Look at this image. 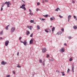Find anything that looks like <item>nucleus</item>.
Returning a JSON list of instances; mask_svg holds the SVG:
<instances>
[{"label": "nucleus", "mask_w": 77, "mask_h": 77, "mask_svg": "<svg viewBox=\"0 0 77 77\" xmlns=\"http://www.w3.org/2000/svg\"><path fill=\"white\" fill-rule=\"evenodd\" d=\"M5 4H7V8H9L10 6V5H11V2H6L4 4H3L2 5H4Z\"/></svg>", "instance_id": "f257e3e1"}, {"label": "nucleus", "mask_w": 77, "mask_h": 77, "mask_svg": "<svg viewBox=\"0 0 77 77\" xmlns=\"http://www.w3.org/2000/svg\"><path fill=\"white\" fill-rule=\"evenodd\" d=\"M25 6H26L25 4H23L22 5V6L20 7V8H22V9H24V11H26V7H24Z\"/></svg>", "instance_id": "f03ea898"}, {"label": "nucleus", "mask_w": 77, "mask_h": 77, "mask_svg": "<svg viewBox=\"0 0 77 77\" xmlns=\"http://www.w3.org/2000/svg\"><path fill=\"white\" fill-rule=\"evenodd\" d=\"M15 30V27H12L11 29V32L13 33Z\"/></svg>", "instance_id": "7ed1b4c3"}, {"label": "nucleus", "mask_w": 77, "mask_h": 77, "mask_svg": "<svg viewBox=\"0 0 77 77\" xmlns=\"http://www.w3.org/2000/svg\"><path fill=\"white\" fill-rule=\"evenodd\" d=\"M5 46H8L9 44V41H6L5 42Z\"/></svg>", "instance_id": "20e7f679"}, {"label": "nucleus", "mask_w": 77, "mask_h": 77, "mask_svg": "<svg viewBox=\"0 0 77 77\" xmlns=\"http://www.w3.org/2000/svg\"><path fill=\"white\" fill-rule=\"evenodd\" d=\"M7 63L6 62H5L4 61H2L1 63V64L2 65H6Z\"/></svg>", "instance_id": "39448f33"}, {"label": "nucleus", "mask_w": 77, "mask_h": 77, "mask_svg": "<svg viewBox=\"0 0 77 77\" xmlns=\"http://www.w3.org/2000/svg\"><path fill=\"white\" fill-rule=\"evenodd\" d=\"M33 39H31L29 42V44H33Z\"/></svg>", "instance_id": "423d86ee"}, {"label": "nucleus", "mask_w": 77, "mask_h": 77, "mask_svg": "<svg viewBox=\"0 0 77 77\" xmlns=\"http://www.w3.org/2000/svg\"><path fill=\"white\" fill-rule=\"evenodd\" d=\"M47 51V49H46V48H43L42 49V51L43 53H45V51Z\"/></svg>", "instance_id": "0eeeda50"}, {"label": "nucleus", "mask_w": 77, "mask_h": 77, "mask_svg": "<svg viewBox=\"0 0 77 77\" xmlns=\"http://www.w3.org/2000/svg\"><path fill=\"white\" fill-rule=\"evenodd\" d=\"M27 27L28 28V29H29L30 30H32V26H27Z\"/></svg>", "instance_id": "6e6552de"}, {"label": "nucleus", "mask_w": 77, "mask_h": 77, "mask_svg": "<svg viewBox=\"0 0 77 77\" xmlns=\"http://www.w3.org/2000/svg\"><path fill=\"white\" fill-rule=\"evenodd\" d=\"M61 51H62V52H64L65 51V48H62L61 49Z\"/></svg>", "instance_id": "1a4fd4ad"}, {"label": "nucleus", "mask_w": 77, "mask_h": 77, "mask_svg": "<svg viewBox=\"0 0 77 77\" xmlns=\"http://www.w3.org/2000/svg\"><path fill=\"white\" fill-rule=\"evenodd\" d=\"M71 16L70 15H69L68 16V22L69 21V20H70V19L71 18Z\"/></svg>", "instance_id": "9d476101"}, {"label": "nucleus", "mask_w": 77, "mask_h": 77, "mask_svg": "<svg viewBox=\"0 0 77 77\" xmlns=\"http://www.w3.org/2000/svg\"><path fill=\"white\" fill-rule=\"evenodd\" d=\"M23 44H24V45H27V42H26V41L25 40L23 42Z\"/></svg>", "instance_id": "9b49d317"}, {"label": "nucleus", "mask_w": 77, "mask_h": 77, "mask_svg": "<svg viewBox=\"0 0 77 77\" xmlns=\"http://www.w3.org/2000/svg\"><path fill=\"white\" fill-rule=\"evenodd\" d=\"M45 60H43V61H42V64H43V65L44 66H45Z\"/></svg>", "instance_id": "f8f14e48"}, {"label": "nucleus", "mask_w": 77, "mask_h": 77, "mask_svg": "<svg viewBox=\"0 0 77 77\" xmlns=\"http://www.w3.org/2000/svg\"><path fill=\"white\" fill-rule=\"evenodd\" d=\"M54 17H52L50 18V20H51V21H53V20H54Z\"/></svg>", "instance_id": "ddd939ff"}, {"label": "nucleus", "mask_w": 77, "mask_h": 77, "mask_svg": "<svg viewBox=\"0 0 77 77\" xmlns=\"http://www.w3.org/2000/svg\"><path fill=\"white\" fill-rule=\"evenodd\" d=\"M62 33V32H58L57 34V35H61Z\"/></svg>", "instance_id": "4468645a"}, {"label": "nucleus", "mask_w": 77, "mask_h": 77, "mask_svg": "<svg viewBox=\"0 0 77 77\" xmlns=\"http://www.w3.org/2000/svg\"><path fill=\"white\" fill-rule=\"evenodd\" d=\"M73 27L74 29H77V26H73Z\"/></svg>", "instance_id": "2eb2a0df"}, {"label": "nucleus", "mask_w": 77, "mask_h": 77, "mask_svg": "<svg viewBox=\"0 0 77 77\" xmlns=\"http://www.w3.org/2000/svg\"><path fill=\"white\" fill-rule=\"evenodd\" d=\"M74 65H73L72 66V70L73 72H74Z\"/></svg>", "instance_id": "dca6fc26"}, {"label": "nucleus", "mask_w": 77, "mask_h": 77, "mask_svg": "<svg viewBox=\"0 0 77 77\" xmlns=\"http://www.w3.org/2000/svg\"><path fill=\"white\" fill-rule=\"evenodd\" d=\"M30 33L29 31H26V35H28L30 34Z\"/></svg>", "instance_id": "f3484780"}, {"label": "nucleus", "mask_w": 77, "mask_h": 77, "mask_svg": "<svg viewBox=\"0 0 77 77\" xmlns=\"http://www.w3.org/2000/svg\"><path fill=\"white\" fill-rule=\"evenodd\" d=\"M9 26V25H7L5 27V29L6 30H8V27Z\"/></svg>", "instance_id": "a211bd4d"}, {"label": "nucleus", "mask_w": 77, "mask_h": 77, "mask_svg": "<svg viewBox=\"0 0 77 77\" xmlns=\"http://www.w3.org/2000/svg\"><path fill=\"white\" fill-rule=\"evenodd\" d=\"M59 10H60V9L59 8H57V9L55 10V11H59Z\"/></svg>", "instance_id": "6ab92c4d"}, {"label": "nucleus", "mask_w": 77, "mask_h": 77, "mask_svg": "<svg viewBox=\"0 0 77 77\" xmlns=\"http://www.w3.org/2000/svg\"><path fill=\"white\" fill-rule=\"evenodd\" d=\"M37 27L38 30H39V29H40V26H39V25L37 26Z\"/></svg>", "instance_id": "aec40b11"}, {"label": "nucleus", "mask_w": 77, "mask_h": 77, "mask_svg": "<svg viewBox=\"0 0 77 77\" xmlns=\"http://www.w3.org/2000/svg\"><path fill=\"white\" fill-rule=\"evenodd\" d=\"M54 30H55V28L54 27H53L52 29V32H53Z\"/></svg>", "instance_id": "412c9836"}, {"label": "nucleus", "mask_w": 77, "mask_h": 77, "mask_svg": "<svg viewBox=\"0 0 77 77\" xmlns=\"http://www.w3.org/2000/svg\"><path fill=\"white\" fill-rule=\"evenodd\" d=\"M62 74V75H63V76H64V75H65V74H64V72H61Z\"/></svg>", "instance_id": "4be33fe9"}, {"label": "nucleus", "mask_w": 77, "mask_h": 77, "mask_svg": "<svg viewBox=\"0 0 77 77\" xmlns=\"http://www.w3.org/2000/svg\"><path fill=\"white\" fill-rule=\"evenodd\" d=\"M17 67L18 68H21V66H20V64H18L17 66Z\"/></svg>", "instance_id": "5701e85b"}, {"label": "nucleus", "mask_w": 77, "mask_h": 77, "mask_svg": "<svg viewBox=\"0 0 77 77\" xmlns=\"http://www.w3.org/2000/svg\"><path fill=\"white\" fill-rule=\"evenodd\" d=\"M29 14L30 15H31V16H32L33 15V13H32L31 12L30 13H29Z\"/></svg>", "instance_id": "b1692460"}, {"label": "nucleus", "mask_w": 77, "mask_h": 77, "mask_svg": "<svg viewBox=\"0 0 77 77\" xmlns=\"http://www.w3.org/2000/svg\"><path fill=\"white\" fill-rule=\"evenodd\" d=\"M73 17L75 18V20H77V17H75V16H74Z\"/></svg>", "instance_id": "393cba45"}, {"label": "nucleus", "mask_w": 77, "mask_h": 77, "mask_svg": "<svg viewBox=\"0 0 77 77\" xmlns=\"http://www.w3.org/2000/svg\"><path fill=\"white\" fill-rule=\"evenodd\" d=\"M43 17H46V18H47L48 17V15L46 14L45 15H43Z\"/></svg>", "instance_id": "a878e982"}, {"label": "nucleus", "mask_w": 77, "mask_h": 77, "mask_svg": "<svg viewBox=\"0 0 77 77\" xmlns=\"http://www.w3.org/2000/svg\"><path fill=\"white\" fill-rule=\"evenodd\" d=\"M30 21L31 23H33L34 22V21L32 20H31Z\"/></svg>", "instance_id": "bb28decb"}, {"label": "nucleus", "mask_w": 77, "mask_h": 77, "mask_svg": "<svg viewBox=\"0 0 77 77\" xmlns=\"http://www.w3.org/2000/svg\"><path fill=\"white\" fill-rule=\"evenodd\" d=\"M39 62L40 63H42V60L40 59L39 60Z\"/></svg>", "instance_id": "cd10ccee"}, {"label": "nucleus", "mask_w": 77, "mask_h": 77, "mask_svg": "<svg viewBox=\"0 0 77 77\" xmlns=\"http://www.w3.org/2000/svg\"><path fill=\"white\" fill-rule=\"evenodd\" d=\"M70 71V69H68L67 70V73H69Z\"/></svg>", "instance_id": "c85d7f7f"}, {"label": "nucleus", "mask_w": 77, "mask_h": 77, "mask_svg": "<svg viewBox=\"0 0 77 77\" xmlns=\"http://www.w3.org/2000/svg\"><path fill=\"white\" fill-rule=\"evenodd\" d=\"M62 32H64V29L62 28L61 29Z\"/></svg>", "instance_id": "c756f323"}, {"label": "nucleus", "mask_w": 77, "mask_h": 77, "mask_svg": "<svg viewBox=\"0 0 77 77\" xmlns=\"http://www.w3.org/2000/svg\"><path fill=\"white\" fill-rule=\"evenodd\" d=\"M45 31L46 32H47V33H48V31H47V29H45Z\"/></svg>", "instance_id": "7c9ffc66"}, {"label": "nucleus", "mask_w": 77, "mask_h": 77, "mask_svg": "<svg viewBox=\"0 0 77 77\" xmlns=\"http://www.w3.org/2000/svg\"><path fill=\"white\" fill-rule=\"evenodd\" d=\"M40 5V3L39 2H37V6H39Z\"/></svg>", "instance_id": "2f4dec72"}, {"label": "nucleus", "mask_w": 77, "mask_h": 77, "mask_svg": "<svg viewBox=\"0 0 77 77\" xmlns=\"http://www.w3.org/2000/svg\"><path fill=\"white\" fill-rule=\"evenodd\" d=\"M33 33H32L30 35V37H33Z\"/></svg>", "instance_id": "473e14b6"}, {"label": "nucleus", "mask_w": 77, "mask_h": 77, "mask_svg": "<svg viewBox=\"0 0 77 77\" xmlns=\"http://www.w3.org/2000/svg\"><path fill=\"white\" fill-rule=\"evenodd\" d=\"M3 33V31H2L0 32V34L1 35H2V33Z\"/></svg>", "instance_id": "72a5a7b5"}, {"label": "nucleus", "mask_w": 77, "mask_h": 77, "mask_svg": "<svg viewBox=\"0 0 77 77\" xmlns=\"http://www.w3.org/2000/svg\"><path fill=\"white\" fill-rule=\"evenodd\" d=\"M50 57V56L49 55H48V54H47V55L46 57Z\"/></svg>", "instance_id": "f704fd0d"}, {"label": "nucleus", "mask_w": 77, "mask_h": 77, "mask_svg": "<svg viewBox=\"0 0 77 77\" xmlns=\"http://www.w3.org/2000/svg\"><path fill=\"white\" fill-rule=\"evenodd\" d=\"M59 17L61 18H63V16H60V15H59Z\"/></svg>", "instance_id": "c9c22d12"}, {"label": "nucleus", "mask_w": 77, "mask_h": 77, "mask_svg": "<svg viewBox=\"0 0 77 77\" xmlns=\"http://www.w3.org/2000/svg\"><path fill=\"white\" fill-rule=\"evenodd\" d=\"M3 6H2V7L1 8V11H3Z\"/></svg>", "instance_id": "e433bc0d"}, {"label": "nucleus", "mask_w": 77, "mask_h": 77, "mask_svg": "<svg viewBox=\"0 0 77 77\" xmlns=\"http://www.w3.org/2000/svg\"><path fill=\"white\" fill-rule=\"evenodd\" d=\"M36 11H39V8H37V9H36Z\"/></svg>", "instance_id": "4c0bfd02"}, {"label": "nucleus", "mask_w": 77, "mask_h": 77, "mask_svg": "<svg viewBox=\"0 0 77 77\" xmlns=\"http://www.w3.org/2000/svg\"><path fill=\"white\" fill-rule=\"evenodd\" d=\"M69 61H72V58H70L69 59Z\"/></svg>", "instance_id": "58836bf2"}, {"label": "nucleus", "mask_w": 77, "mask_h": 77, "mask_svg": "<svg viewBox=\"0 0 77 77\" xmlns=\"http://www.w3.org/2000/svg\"><path fill=\"white\" fill-rule=\"evenodd\" d=\"M41 20L44 21V20H45V19L42 18Z\"/></svg>", "instance_id": "ea45409f"}, {"label": "nucleus", "mask_w": 77, "mask_h": 77, "mask_svg": "<svg viewBox=\"0 0 77 77\" xmlns=\"http://www.w3.org/2000/svg\"><path fill=\"white\" fill-rule=\"evenodd\" d=\"M56 72H57V73H59V71H58V70H57V71H56Z\"/></svg>", "instance_id": "a19ab883"}, {"label": "nucleus", "mask_w": 77, "mask_h": 77, "mask_svg": "<svg viewBox=\"0 0 77 77\" xmlns=\"http://www.w3.org/2000/svg\"><path fill=\"white\" fill-rule=\"evenodd\" d=\"M6 77H10V75H7Z\"/></svg>", "instance_id": "79ce46f5"}, {"label": "nucleus", "mask_w": 77, "mask_h": 77, "mask_svg": "<svg viewBox=\"0 0 77 77\" xmlns=\"http://www.w3.org/2000/svg\"><path fill=\"white\" fill-rule=\"evenodd\" d=\"M68 38H69V39H71V37L69 36V37H68Z\"/></svg>", "instance_id": "37998d69"}, {"label": "nucleus", "mask_w": 77, "mask_h": 77, "mask_svg": "<svg viewBox=\"0 0 77 77\" xmlns=\"http://www.w3.org/2000/svg\"><path fill=\"white\" fill-rule=\"evenodd\" d=\"M29 11L30 12H32V10H30V9H29Z\"/></svg>", "instance_id": "c03bdc74"}, {"label": "nucleus", "mask_w": 77, "mask_h": 77, "mask_svg": "<svg viewBox=\"0 0 77 77\" xmlns=\"http://www.w3.org/2000/svg\"><path fill=\"white\" fill-rule=\"evenodd\" d=\"M45 2H48V0H45Z\"/></svg>", "instance_id": "a18cd8bd"}, {"label": "nucleus", "mask_w": 77, "mask_h": 77, "mask_svg": "<svg viewBox=\"0 0 77 77\" xmlns=\"http://www.w3.org/2000/svg\"><path fill=\"white\" fill-rule=\"evenodd\" d=\"M21 38H22L21 37H20L19 38V40H21Z\"/></svg>", "instance_id": "49530a36"}, {"label": "nucleus", "mask_w": 77, "mask_h": 77, "mask_svg": "<svg viewBox=\"0 0 77 77\" xmlns=\"http://www.w3.org/2000/svg\"><path fill=\"white\" fill-rule=\"evenodd\" d=\"M51 60V61H53L54 60L53 59H52Z\"/></svg>", "instance_id": "de8ad7c7"}, {"label": "nucleus", "mask_w": 77, "mask_h": 77, "mask_svg": "<svg viewBox=\"0 0 77 77\" xmlns=\"http://www.w3.org/2000/svg\"><path fill=\"white\" fill-rule=\"evenodd\" d=\"M13 73L14 74H15V71H13Z\"/></svg>", "instance_id": "09e8293b"}, {"label": "nucleus", "mask_w": 77, "mask_h": 77, "mask_svg": "<svg viewBox=\"0 0 77 77\" xmlns=\"http://www.w3.org/2000/svg\"><path fill=\"white\" fill-rule=\"evenodd\" d=\"M64 45H66V43H65L64 44Z\"/></svg>", "instance_id": "8fccbe9b"}, {"label": "nucleus", "mask_w": 77, "mask_h": 77, "mask_svg": "<svg viewBox=\"0 0 77 77\" xmlns=\"http://www.w3.org/2000/svg\"><path fill=\"white\" fill-rule=\"evenodd\" d=\"M19 55V52H18L17 54V55L18 56Z\"/></svg>", "instance_id": "3c124183"}, {"label": "nucleus", "mask_w": 77, "mask_h": 77, "mask_svg": "<svg viewBox=\"0 0 77 77\" xmlns=\"http://www.w3.org/2000/svg\"><path fill=\"white\" fill-rule=\"evenodd\" d=\"M75 3V2H74V1H72V3Z\"/></svg>", "instance_id": "603ef678"}, {"label": "nucleus", "mask_w": 77, "mask_h": 77, "mask_svg": "<svg viewBox=\"0 0 77 77\" xmlns=\"http://www.w3.org/2000/svg\"><path fill=\"white\" fill-rule=\"evenodd\" d=\"M42 2H43V3H44V1H42Z\"/></svg>", "instance_id": "864d4df0"}, {"label": "nucleus", "mask_w": 77, "mask_h": 77, "mask_svg": "<svg viewBox=\"0 0 77 77\" xmlns=\"http://www.w3.org/2000/svg\"><path fill=\"white\" fill-rule=\"evenodd\" d=\"M20 42H21V43H23V42L22 41H20Z\"/></svg>", "instance_id": "5fc2aeb1"}, {"label": "nucleus", "mask_w": 77, "mask_h": 77, "mask_svg": "<svg viewBox=\"0 0 77 77\" xmlns=\"http://www.w3.org/2000/svg\"><path fill=\"white\" fill-rule=\"evenodd\" d=\"M0 39H2V37L0 38Z\"/></svg>", "instance_id": "6e6d98bb"}, {"label": "nucleus", "mask_w": 77, "mask_h": 77, "mask_svg": "<svg viewBox=\"0 0 77 77\" xmlns=\"http://www.w3.org/2000/svg\"><path fill=\"white\" fill-rule=\"evenodd\" d=\"M40 20H42V18H40Z\"/></svg>", "instance_id": "4d7b16f0"}, {"label": "nucleus", "mask_w": 77, "mask_h": 77, "mask_svg": "<svg viewBox=\"0 0 77 77\" xmlns=\"http://www.w3.org/2000/svg\"><path fill=\"white\" fill-rule=\"evenodd\" d=\"M50 27H53V26H50Z\"/></svg>", "instance_id": "13d9d810"}, {"label": "nucleus", "mask_w": 77, "mask_h": 77, "mask_svg": "<svg viewBox=\"0 0 77 77\" xmlns=\"http://www.w3.org/2000/svg\"><path fill=\"white\" fill-rule=\"evenodd\" d=\"M22 2H24V1H23V0L22 1Z\"/></svg>", "instance_id": "bf43d9fd"}]
</instances>
